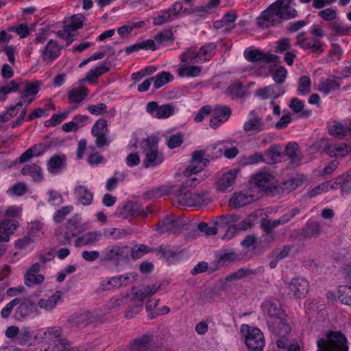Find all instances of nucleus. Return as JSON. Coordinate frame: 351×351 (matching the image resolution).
I'll use <instances>...</instances> for the list:
<instances>
[{
    "label": "nucleus",
    "mask_w": 351,
    "mask_h": 351,
    "mask_svg": "<svg viewBox=\"0 0 351 351\" xmlns=\"http://www.w3.org/2000/svg\"><path fill=\"white\" fill-rule=\"evenodd\" d=\"M265 308H267L269 315L268 328L272 335L277 338V346L279 348H285L291 328L283 311L280 308V304L277 300H270L265 304Z\"/></svg>",
    "instance_id": "nucleus-1"
},
{
    "label": "nucleus",
    "mask_w": 351,
    "mask_h": 351,
    "mask_svg": "<svg viewBox=\"0 0 351 351\" xmlns=\"http://www.w3.org/2000/svg\"><path fill=\"white\" fill-rule=\"evenodd\" d=\"M138 143L145 156L143 161L145 168L156 167L162 162L164 157L162 154L158 151V140L156 137L149 136L143 138L141 142H138L136 139L134 143L130 141L128 147L130 149L132 147L137 148Z\"/></svg>",
    "instance_id": "nucleus-2"
},
{
    "label": "nucleus",
    "mask_w": 351,
    "mask_h": 351,
    "mask_svg": "<svg viewBox=\"0 0 351 351\" xmlns=\"http://www.w3.org/2000/svg\"><path fill=\"white\" fill-rule=\"evenodd\" d=\"M297 10L285 0H280L271 5L265 10V25L274 26L279 24L282 19L295 18Z\"/></svg>",
    "instance_id": "nucleus-3"
},
{
    "label": "nucleus",
    "mask_w": 351,
    "mask_h": 351,
    "mask_svg": "<svg viewBox=\"0 0 351 351\" xmlns=\"http://www.w3.org/2000/svg\"><path fill=\"white\" fill-rule=\"evenodd\" d=\"M317 351H348L346 337L339 332H330L317 341Z\"/></svg>",
    "instance_id": "nucleus-4"
},
{
    "label": "nucleus",
    "mask_w": 351,
    "mask_h": 351,
    "mask_svg": "<svg viewBox=\"0 0 351 351\" xmlns=\"http://www.w3.org/2000/svg\"><path fill=\"white\" fill-rule=\"evenodd\" d=\"M240 331L249 351H263V333L260 329L243 324Z\"/></svg>",
    "instance_id": "nucleus-5"
},
{
    "label": "nucleus",
    "mask_w": 351,
    "mask_h": 351,
    "mask_svg": "<svg viewBox=\"0 0 351 351\" xmlns=\"http://www.w3.org/2000/svg\"><path fill=\"white\" fill-rule=\"evenodd\" d=\"M204 193H191L186 190L184 186H181L178 193L176 196L175 201L179 206L197 207L202 206L205 202Z\"/></svg>",
    "instance_id": "nucleus-6"
},
{
    "label": "nucleus",
    "mask_w": 351,
    "mask_h": 351,
    "mask_svg": "<svg viewBox=\"0 0 351 351\" xmlns=\"http://www.w3.org/2000/svg\"><path fill=\"white\" fill-rule=\"evenodd\" d=\"M101 261H112L117 263L129 260V246L109 245L101 252Z\"/></svg>",
    "instance_id": "nucleus-7"
},
{
    "label": "nucleus",
    "mask_w": 351,
    "mask_h": 351,
    "mask_svg": "<svg viewBox=\"0 0 351 351\" xmlns=\"http://www.w3.org/2000/svg\"><path fill=\"white\" fill-rule=\"evenodd\" d=\"M183 9V5L180 1H176L173 3L171 8L162 10L152 16V23L154 25H161L167 23H170L175 19H177L179 14Z\"/></svg>",
    "instance_id": "nucleus-8"
},
{
    "label": "nucleus",
    "mask_w": 351,
    "mask_h": 351,
    "mask_svg": "<svg viewBox=\"0 0 351 351\" xmlns=\"http://www.w3.org/2000/svg\"><path fill=\"white\" fill-rule=\"evenodd\" d=\"M37 305L31 297L19 298L14 312V319L24 321L30 317L36 311Z\"/></svg>",
    "instance_id": "nucleus-9"
},
{
    "label": "nucleus",
    "mask_w": 351,
    "mask_h": 351,
    "mask_svg": "<svg viewBox=\"0 0 351 351\" xmlns=\"http://www.w3.org/2000/svg\"><path fill=\"white\" fill-rule=\"evenodd\" d=\"M205 152L203 150L195 151L192 154V158L189 166L184 170L183 174L185 177H191L203 170L209 162V160L204 158Z\"/></svg>",
    "instance_id": "nucleus-10"
},
{
    "label": "nucleus",
    "mask_w": 351,
    "mask_h": 351,
    "mask_svg": "<svg viewBox=\"0 0 351 351\" xmlns=\"http://www.w3.org/2000/svg\"><path fill=\"white\" fill-rule=\"evenodd\" d=\"M183 226L184 223L180 219L167 215L158 222L156 230L160 234L167 232L176 234L182 228Z\"/></svg>",
    "instance_id": "nucleus-11"
},
{
    "label": "nucleus",
    "mask_w": 351,
    "mask_h": 351,
    "mask_svg": "<svg viewBox=\"0 0 351 351\" xmlns=\"http://www.w3.org/2000/svg\"><path fill=\"white\" fill-rule=\"evenodd\" d=\"M289 289L294 298L301 299L308 294L309 283L305 278H293L289 285Z\"/></svg>",
    "instance_id": "nucleus-12"
},
{
    "label": "nucleus",
    "mask_w": 351,
    "mask_h": 351,
    "mask_svg": "<svg viewBox=\"0 0 351 351\" xmlns=\"http://www.w3.org/2000/svg\"><path fill=\"white\" fill-rule=\"evenodd\" d=\"M297 44L304 49H311L314 53L323 51L324 43L315 37L302 38V35L298 36Z\"/></svg>",
    "instance_id": "nucleus-13"
},
{
    "label": "nucleus",
    "mask_w": 351,
    "mask_h": 351,
    "mask_svg": "<svg viewBox=\"0 0 351 351\" xmlns=\"http://www.w3.org/2000/svg\"><path fill=\"white\" fill-rule=\"evenodd\" d=\"M237 176V170L232 169L222 174L216 181V188L220 191H226L232 188Z\"/></svg>",
    "instance_id": "nucleus-14"
},
{
    "label": "nucleus",
    "mask_w": 351,
    "mask_h": 351,
    "mask_svg": "<svg viewBox=\"0 0 351 351\" xmlns=\"http://www.w3.org/2000/svg\"><path fill=\"white\" fill-rule=\"evenodd\" d=\"M61 47L53 40H50L42 51V58L46 64H51L60 55Z\"/></svg>",
    "instance_id": "nucleus-15"
},
{
    "label": "nucleus",
    "mask_w": 351,
    "mask_h": 351,
    "mask_svg": "<svg viewBox=\"0 0 351 351\" xmlns=\"http://www.w3.org/2000/svg\"><path fill=\"white\" fill-rule=\"evenodd\" d=\"M248 191L252 193L258 198L263 195V171H260L252 175L248 183Z\"/></svg>",
    "instance_id": "nucleus-16"
},
{
    "label": "nucleus",
    "mask_w": 351,
    "mask_h": 351,
    "mask_svg": "<svg viewBox=\"0 0 351 351\" xmlns=\"http://www.w3.org/2000/svg\"><path fill=\"white\" fill-rule=\"evenodd\" d=\"M160 286L156 285L142 287L141 289L132 288V298L134 301L140 302L143 304V302L147 298L151 297L158 291Z\"/></svg>",
    "instance_id": "nucleus-17"
},
{
    "label": "nucleus",
    "mask_w": 351,
    "mask_h": 351,
    "mask_svg": "<svg viewBox=\"0 0 351 351\" xmlns=\"http://www.w3.org/2000/svg\"><path fill=\"white\" fill-rule=\"evenodd\" d=\"M73 194L77 202L83 206H88L93 202V193L84 185L77 186L74 189Z\"/></svg>",
    "instance_id": "nucleus-18"
},
{
    "label": "nucleus",
    "mask_w": 351,
    "mask_h": 351,
    "mask_svg": "<svg viewBox=\"0 0 351 351\" xmlns=\"http://www.w3.org/2000/svg\"><path fill=\"white\" fill-rule=\"evenodd\" d=\"M258 199V198L252 193L249 192V193H245L241 192L234 193L230 198V202L234 207L240 208L251 204Z\"/></svg>",
    "instance_id": "nucleus-19"
},
{
    "label": "nucleus",
    "mask_w": 351,
    "mask_h": 351,
    "mask_svg": "<svg viewBox=\"0 0 351 351\" xmlns=\"http://www.w3.org/2000/svg\"><path fill=\"white\" fill-rule=\"evenodd\" d=\"M18 227V223L12 219H5L0 223V242H8L10 237Z\"/></svg>",
    "instance_id": "nucleus-20"
},
{
    "label": "nucleus",
    "mask_w": 351,
    "mask_h": 351,
    "mask_svg": "<svg viewBox=\"0 0 351 351\" xmlns=\"http://www.w3.org/2000/svg\"><path fill=\"white\" fill-rule=\"evenodd\" d=\"M21 172L23 176H31L36 182H40L44 178L41 167L35 163L24 165Z\"/></svg>",
    "instance_id": "nucleus-21"
},
{
    "label": "nucleus",
    "mask_w": 351,
    "mask_h": 351,
    "mask_svg": "<svg viewBox=\"0 0 351 351\" xmlns=\"http://www.w3.org/2000/svg\"><path fill=\"white\" fill-rule=\"evenodd\" d=\"M265 195L275 196L279 195L282 191L278 182L270 174L265 172Z\"/></svg>",
    "instance_id": "nucleus-22"
},
{
    "label": "nucleus",
    "mask_w": 351,
    "mask_h": 351,
    "mask_svg": "<svg viewBox=\"0 0 351 351\" xmlns=\"http://www.w3.org/2000/svg\"><path fill=\"white\" fill-rule=\"evenodd\" d=\"M102 236L103 234L101 231L86 232L75 240V246L80 247L82 245H94L101 239Z\"/></svg>",
    "instance_id": "nucleus-23"
},
{
    "label": "nucleus",
    "mask_w": 351,
    "mask_h": 351,
    "mask_svg": "<svg viewBox=\"0 0 351 351\" xmlns=\"http://www.w3.org/2000/svg\"><path fill=\"white\" fill-rule=\"evenodd\" d=\"M220 2L221 0H210L207 3L192 8L191 12L195 14L197 16L205 18L219 5Z\"/></svg>",
    "instance_id": "nucleus-24"
},
{
    "label": "nucleus",
    "mask_w": 351,
    "mask_h": 351,
    "mask_svg": "<svg viewBox=\"0 0 351 351\" xmlns=\"http://www.w3.org/2000/svg\"><path fill=\"white\" fill-rule=\"evenodd\" d=\"M250 119L243 124V130L246 132H258L261 131V119L255 110L250 112Z\"/></svg>",
    "instance_id": "nucleus-25"
},
{
    "label": "nucleus",
    "mask_w": 351,
    "mask_h": 351,
    "mask_svg": "<svg viewBox=\"0 0 351 351\" xmlns=\"http://www.w3.org/2000/svg\"><path fill=\"white\" fill-rule=\"evenodd\" d=\"M62 293L56 291L54 294L47 298H42L38 302V306L47 311L53 310L57 304L62 300Z\"/></svg>",
    "instance_id": "nucleus-26"
},
{
    "label": "nucleus",
    "mask_w": 351,
    "mask_h": 351,
    "mask_svg": "<svg viewBox=\"0 0 351 351\" xmlns=\"http://www.w3.org/2000/svg\"><path fill=\"white\" fill-rule=\"evenodd\" d=\"M66 162V157L64 154H55L51 157L47 164V169L49 173H58L64 167Z\"/></svg>",
    "instance_id": "nucleus-27"
},
{
    "label": "nucleus",
    "mask_w": 351,
    "mask_h": 351,
    "mask_svg": "<svg viewBox=\"0 0 351 351\" xmlns=\"http://www.w3.org/2000/svg\"><path fill=\"white\" fill-rule=\"evenodd\" d=\"M152 339V336L149 333L143 335L131 343L130 351H149V345Z\"/></svg>",
    "instance_id": "nucleus-28"
},
{
    "label": "nucleus",
    "mask_w": 351,
    "mask_h": 351,
    "mask_svg": "<svg viewBox=\"0 0 351 351\" xmlns=\"http://www.w3.org/2000/svg\"><path fill=\"white\" fill-rule=\"evenodd\" d=\"M217 45L214 43H208L202 45L197 51L199 63H203L213 58L215 53Z\"/></svg>",
    "instance_id": "nucleus-29"
},
{
    "label": "nucleus",
    "mask_w": 351,
    "mask_h": 351,
    "mask_svg": "<svg viewBox=\"0 0 351 351\" xmlns=\"http://www.w3.org/2000/svg\"><path fill=\"white\" fill-rule=\"evenodd\" d=\"M108 71H109V67H95L94 69H91L86 73L85 77L77 82V84L79 86H82L84 82L93 84L97 78Z\"/></svg>",
    "instance_id": "nucleus-30"
},
{
    "label": "nucleus",
    "mask_w": 351,
    "mask_h": 351,
    "mask_svg": "<svg viewBox=\"0 0 351 351\" xmlns=\"http://www.w3.org/2000/svg\"><path fill=\"white\" fill-rule=\"evenodd\" d=\"M79 88H73L68 92V98L71 103L80 104L88 94V90L83 84Z\"/></svg>",
    "instance_id": "nucleus-31"
},
{
    "label": "nucleus",
    "mask_w": 351,
    "mask_h": 351,
    "mask_svg": "<svg viewBox=\"0 0 351 351\" xmlns=\"http://www.w3.org/2000/svg\"><path fill=\"white\" fill-rule=\"evenodd\" d=\"M181 62L189 64H199L198 53L195 47L187 48L184 52L180 56Z\"/></svg>",
    "instance_id": "nucleus-32"
},
{
    "label": "nucleus",
    "mask_w": 351,
    "mask_h": 351,
    "mask_svg": "<svg viewBox=\"0 0 351 351\" xmlns=\"http://www.w3.org/2000/svg\"><path fill=\"white\" fill-rule=\"evenodd\" d=\"M234 142L231 141H225L219 145H221L220 150H223V156L228 159H232L235 158L239 154V149L236 146L233 145Z\"/></svg>",
    "instance_id": "nucleus-33"
},
{
    "label": "nucleus",
    "mask_w": 351,
    "mask_h": 351,
    "mask_svg": "<svg viewBox=\"0 0 351 351\" xmlns=\"http://www.w3.org/2000/svg\"><path fill=\"white\" fill-rule=\"evenodd\" d=\"M329 133L337 138H343L351 134V128L346 125L335 124L330 126Z\"/></svg>",
    "instance_id": "nucleus-34"
},
{
    "label": "nucleus",
    "mask_w": 351,
    "mask_h": 351,
    "mask_svg": "<svg viewBox=\"0 0 351 351\" xmlns=\"http://www.w3.org/2000/svg\"><path fill=\"white\" fill-rule=\"evenodd\" d=\"M155 40L158 43V46L165 45L168 43H173L175 40L174 34L171 29H167L160 32L154 36Z\"/></svg>",
    "instance_id": "nucleus-35"
},
{
    "label": "nucleus",
    "mask_w": 351,
    "mask_h": 351,
    "mask_svg": "<svg viewBox=\"0 0 351 351\" xmlns=\"http://www.w3.org/2000/svg\"><path fill=\"white\" fill-rule=\"evenodd\" d=\"M289 108L296 114H300V117H308L311 114L310 110H304V104L298 98H293L291 100Z\"/></svg>",
    "instance_id": "nucleus-36"
},
{
    "label": "nucleus",
    "mask_w": 351,
    "mask_h": 351,
    "mask_svg": "<svg viewBox=\"0 0 351 351\" xmlns=\"http://www.w3.org/2000/svg\"><path fill=\"white\" fill-rule=\"evenodd\" d=\"M42 85V82L36 81L33 82H28L25 85L23 94L21 96V99L25 100L29 96L34 97L36 95Z\"/></svg>",
    "instance_id": "nucleus-37"
},
{
    "label": "nucleus",
    "mask_w": 351,
    "mask_h": 351,
    "mask_svg": "<svg viewBox=\"0 0 351 351\" xmlns=\"http://www.w3.org/2000/svg\"><path fill=\"white\" fill-rule=\"evenodd\" d=\"M153 250L144 244L136 245L132 247H129V256L136 260L141 258L145 254L152 252Z\"/></svg>",
    "instance_id": "nucleus-38"
},
{
    "label": "nucleus",
    "mask_w": 351,
    "mask_h": 351,
    "mask_svg": "<svg viewBox=\"0 0 351 351\" xmlns=\"http://www.w3.org/2000/svg\"><path fill=\"white\" fill-rule=\"evenodd\" d=\"M151 80L154 82V88H159L172 81L173 77L170 73L163 71L155 77H151Z\"/></svg>",
    "instance_id": "nucleus-39"
},
{
    "label": "nucleus",
    "mask_w": 351,
    "mask_h": 351,
    "mask_svg": "<svg viewBox=\"0 0 351 351\" xmlns=\"http://www.w3.org/2000/svg\"><path fill=\"white\" fill-rule=\"evenodd\" d=\"M127 176V173L125 172L116 171L113 177L107 180L106 183V189L108 191L114 190L119 182L123 181Z\"/></svg>",
    "instance_id": "nucleus-40"
},
{
    "label": "nucleus",
    "mask_w": 351,
    "mask_h": 351,
    "mask_svg": "<svg viewBox=\"0 0 351 351\" xmlns=\"http://www.w3.org/2000/svg\"><path fill=\"white\" fill-rule=\"evenodd\" d=\"M351 285H340L338 295L340 302L346 305H351Z\"/></svg>",
    "instance_id": "nucleus-41"
},
{
    "label": "nucleus",
    "mask_w": 351,
    "mask_h": 351,
    "mask_svg": "<svg viewBox=\"0 0 351 351\" xmlns=\"http://www.w3.org/2000/svg\"><path fill=\"white\" fill-rule=\"evenodd\" d=\"M243 55L247 61L253 63L263 60V52L259 49L247 48L245 50Z\"/></svg>",
    "instance_id": "nucleus-42"
},
{
    "label": "nucleus",
    "mask_w": 351,
    "mask_h": 351,
    "mask_svg": "<svg viewBox=\"0 0 351 351\" xmlns=\"http://www.w3.org/2000/svg\"><path fill=\"white\" fill-rule=\"evenodd\" d=\"M263 161V154L261 152H256L250 156H243L240 159L243 165H253Z\"/></svg>",
    "instance_id": "nucleus-43"
},
{
    "label": "nucleus",
    "mask_w": 351,
    "mask_h": 351,
    "mask_svg": "<svg viewBox=\"0 0 351 351\" xmlns=\"http://www.w3.org/2000/svg\"><path fill=\"white\" fill-rule=\"evenodd\" d=\"M178 74L181 77H194L199 75L200 67H178Z\"/></svg>",
    "instance_id": "nucleus-44"
},
{
    "label": "nucleus",
    "mask_w": 351,
    "mask_h": 351,
    "mask_svg": "<svg viewBox=\"0 0 351 351\" xmlns=\"http://www.w3.org/2000/svg\"><path fill=\"white\" fill-rule=\"evenodd\" d=\"M231 113L232 111L229 107L226 106H217L213 111V116L221 120L225 119V121H226L229 119Z\"/></svg>",
    "instance_id": "nucleus-45"
},
{
    "label": "nucleus",
    "mask_w": 351,
    "mask_h": 351,
    "mask_svg": "<svg viewBox=\"0 0 351 351\" xmlns=\"http://www.w3.org/2000/svg\"><path fill=\"white\" fill-rule=\"evenodd\" d=\"M92 134L93 136L106 134L108 132V123L105 119H100L97 120L92 128Z\"/></svg>",
    "instance_id": "nucleus-46"
},
{
    "label": "nucleus",
    "mask_w": 351,
    "mask_h": 351,
    "mask_svg": "<svg viewBox=\"0 0 351 351\" xmlns=\"http://www.w3.org/2000/svg\"><path fill=\"white\" fill-rule=\"evenodd\" d=\"M337 87L338 84L335 80L326 79L320 82L319 84L317 86V89L319 91L326 95L331 90L336 89Z\"/></svg>",
    "instance_id": "nucleus-47"
},
{
    "label": "nucleus",
    "mask_w": 351,
    "mask_h": 351,
    "mask_svg": "<svg viewBox=\"0 0 351 351\" xmlns=\"http://www.w3.org/2000/svg\"><path fill=\"white\" fill-rule=\"evenodd\" d=\"M335 188L334 183L332 181L322 183L317 186L313 189L309 191L308 194L310 197H315L317 195H320L323 193L328 191L330 189Z\"/></svg>",
    "instance_id": "nucleus-48"
},
{
    "label": "nucleus",
    "mask_w": 351,
    "mask_h": 351,
    "mask_svg": "<svg viewBox=\"0 0 351 351\" xmlns=\"http://www.w3.org/2000/svg\"><path fill=\"white\" fill-rule=\"evenodd\" d=\"M75 109V107H71L70 109L64 112L53 114L51 117V118L49 120H48L49 123L47 124V125L55 127L59 125L63 120H64L68 117L71 110ZM46 123H47V121Z\"/></svg>",
    "instance_id": "nucleus-49"
},
{
    "label": "nucleus",
    "mask_w": 351,
    "mask_h": 351,
    "mask_svg": "<svg viewBox=\"0 0 351 351\" xmlns=\"http://www.w3.org/2000/svg\"><path fill=\"white\" fill-rule=\"evenodd\" d=\"M10 32H15L20 38H26L30 32L29 27L27 24H16L8 28Z\"/></svg>",
    "instance_id": "nucleus-50"
},
{
    "label": "nucleus",
    "mask_w": 351,
    "mask_h": 351,
    "mask_svg": "<svg viewBox=\"0 0 351 351\" xmlns=\"http://www.w3.org/2000/svg\"><path fill=\"white\" fill-rule=\"evenodd\" d=\"M311 81L309 77L304 75L300 77L298 82V91L300 95H306L310 93Z\"/></svg>",
    "instance_id": "nucleus-51"
},
{
    "label": "nucleus",
    "mask_w": 351,
    "mask_h": 351,
    "mask_svg": "<svg viewBox=\"0 0 351 351\" xmlns=\"http://www.w3.org/2000/svg\"><path fill=\"white\" fill-rule=\"evenodd\" d=\"M73 209V207L72 206H66L62 207L54 213L53 216L54 222L56 223L62 222L64 220L66 216L70 214Z\"/></svg>",
    "instance_id": "nucleus-52"
},
{
    "label": "nucleus",
    "mask_w": 351,
    "mask_h": 351,
    "mask_svg": "<svg viewBox=\"0 0 351 351\" xmlns=\"http://www.w3.org/2000/svg\"><path fill=\"white\" fill-rule=\"evenodd\" d=\"M256 217L253 215H249L240 223L235 224L239 232L241 231H246L250 229L256 223Z\"/></svg>",
    "instance_id": "nucleus-53"
},
{
    "label": "nucleus",
    "mask_w": 351,
    "mask_h": 351,
    "mask_svg": "<svg viewBox=\"0 0 351 351\" xmlns=\"http://www.w3.org/2000/svg\"><path fill=\"white\" fill-rule=\"evenodd\" d=\"M56 351H80L79 348L73 346L67 339H60L56 343Z\"/></svg>",
    "instance_id": "nucleus-54"
},
{
    "label": "nucleus",
    "mask_w": 351,
    "mask_h": 351,
    "mask_svg": "<svg viewBox=\"0 0 351 351\" xmlns=\"http://www.w3.org/2000/svg\"><path fill=\"white\" fill-rule=\"evenodd\" d=\"M45 278L42 274H36L27 272L25 276V282L28 287L34 285H38L43 282Z\"/></svg>",
    "instance_id": "nucleus-55"
},
{
    "label": "nucleus",
    "mask_w": 351,
    "mask_h": 351,
    "mask_svg": "<svg viewBox=\"0 0 351 351\" xmlns=\"http://www.w3.org/2000/svg\"><path fill=\"white\" fill-rule=\"evenodd\" d=\"M174 107L171 104H164L160 106L156 117L158 119H166L169 117L173 113Z\"/></svg>",
    "instance_id": "nucleus-56"
},
{
    "label": "nucleus",
    "mask_w": 351,
    "mask_h": 351,
    "mask_svg": "<svg viewBox=\"0 0 351 351\" xmlns=\"http://www.w3.org/2000/svg\"><path fill=\"white\" fill-rule=\"evenodd\" d=\"M44 224L38 221L31 222L28 226L29 234L37 237L43 234Z\"/></svg>",
    "instance_id": "nucleus-57"
},
{
    "label": "nucleus",
    "mask_w": 351,
    "mask_h": 351,
    "mask_svg": "<svg viewBox=\"0 0 351 351\" xmlns=\"http://www.w3.org/2000/svg\"><path fill=\"white\" fill-rule=\"evenodd\" d=\"M342 49L337 45L333 46L332 49L329 51L328 60L330 63L337 64L341 58Z\"/></svg>",
    "instance_id": "nucleus-58"
},
{
    "label": "nucleus",
    "mask_w": 351,
    "mask_h": 351,
    "mask_svg": "<svg viewBox=\"0 0 351 351\" xmlns=\"http://www.w3.org/2000/svg\"><path fill=\"white\" fill-rule=\"evenodd\" d=\"M72 30L71 27L68 25L64 29L59 30L57 33L60 38H64L67 41L66 46L71 43L73 40L71 38L76 35V32Z\"/></svg>",
    "instance_id": "nucleus-59"
},
{
    "label": "nucleus",
    "mask_w": 351,
    "mask_h": 351,
    "mask_svg": "<svg viewBox=\"0 0 351 351\" xmlns=\"http://www.w3.org/2000/svg\"><path fill=\"white\" fill-rule=\"evenodd\" d=\"M160 253L169 262H173L178 258L179 254L170 248L162 247L159 248Z\"/></svg>",
    "instance_id": "nucleus-60"
},
{
    "label": "nucleus",
    "mask_w": 351,
    "mask_h": 351,
    "mask_svg": "<svg viewBox=\"0 0 351 351\" xmlns=\"http://www.w3.org/2000/svg\"><path fill=\"white\" fill-rule=\"evenodd\" d=\"M47 195L49 197L48 202L51 205L58 206L63 202L62 195L54 190L48 191Z\"/></svg>",
    "instance_id": "nucleus-61"
},
{
    "label": "nucleus",
    "mask_w": 351,
    "mask_h": 351,
    "mask_svg": "<svg viewBox=\"0 0 351 351\" xmlns=\"http://www.w3.org/2000/svg\"><path fill=\"white\" fill-rule=\"evenodd\" d=\"M183 143V136L178 133L177 134L171 135L167 141V146L170 149H174L182 145Z\"/></svg>",
    "instance_id": "nucleus-62"
},
{
    "label": "nucleus",
    "mask_w": 351,
    "mask_h": 351,
    "mask_svg": "<svg viewBox=\"0 0 351 351\" xmlns=\"http://www.w3.org/2000/svg\"><path fill=\"white\" fill-rule=\"evenodd\" d=\"M93 314L88 311L81 313L76 316L75 323L77 325H88L93 322Z\"/></svg>",
    "instance_id": "nucleus-63"
},
{
    "label": "nucleus",
    "mask_w": 351,
    "mask_h": 351,
    "mask_svg": "<svg viewBox=\"0 0 351 351\" xmlns=\"http://www.w3.org/2000/svg\"><path fill=\"white\" fill-rule=\"evenodd\" d=\"M84 16L82 14H74L71 16V23L69 24L73 32H75L83 26Z\"/></svg>",
    "instance_id": "nucleus-64"
}]
</instances>
